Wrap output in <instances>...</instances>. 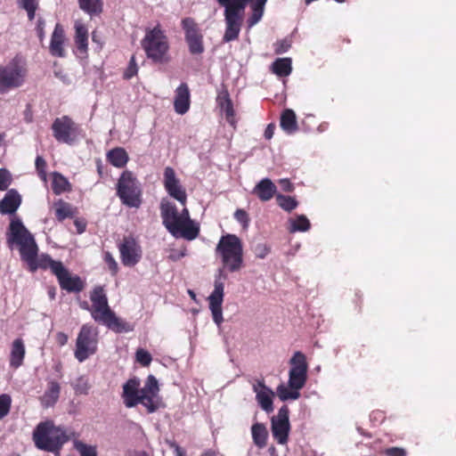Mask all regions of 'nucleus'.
Here are the masks:
<instances>
[{"instance_id": "4d7b16f0", "label": "nucleus", "mask_w": 456, "mask_h": 456, "mask_svg": "<svg viewBox=\"0 0 456 456\" xmlns=\"http://www.w3.org/2000/svg\"><path fill=\"white\" fill-rule=\"evenodd\" d=\"M385 456H407V452L401 447H390L383 452Z\"/></svg>"}, {"instance_id": "3c124183", "label": "nucleus", "mask_w": 456, "mask_h": 456, "mask_svg": "<svg viewBox=\"0 0 456 456\" xmlns=\"http://www.w3.org/2000/svg\"><path fill=\"white\" fill-rule=\"evenodd\" d=\"M35 165L38 176L43 181H46V161L44 159L43 157L37 156L35 161Z\"/></svg>"}, {"instance_id": "ea45409f", "label": "nucleus", "mask_w": 456, "mask_h": 456, "mask_svg": "<svg viewBox=\"0 0 456 456\" xmlns=\"http://www.w3.org/2000/svg\"><path fill=\"white\" fill-rule=\"evenodd\" d=\"M276 201L278 206L287 212H291L298 206V201L296 198L281 193L276 195Z\"/></svg>"}, {"instance_id": "c756f323", "label": "nucleus", "mask_w": 456, "mask_h": 456, "mask_svg": "<svg viewBox=\"0 0 456 456\" xmlns=\"http://www.w3.org/2000/svg\"><path fill=\"white\" fill-rule=\"evenodd\" d=\"M26 350L24 342L21 338L13 340L10 353V366L13 369H18L23 364Z\"/></svg>"}, {"instance_id": "c9c22d12", "label": "nucleus", "mask_w": 456, "mask_h": 456, "mask_svg": "<svg viewBox=\"0 0 456 456\" xmlns=\"http://www.w3.org/2000/svg\"><path fill=\"white\" fill-rule=\"evenodd\" d=\"M52 189L54 194L60 195L71 191V184L68 179L58 172L53 173Z\"/></svg>"}, {"instance_id": "4be33fe9", "label": "nucleus", "mask_w": 456, "mask_h": 456, "mask_svg": "<svg viewBox=\"0 0 456 456\" xmlns=\"http://www.w3.org/2000/svg\"><path fill=\"white\" fill-rule=\"evenodd\" d=\"M65 31L63 27L57 23L51 37L49 51L53 56L63 58L65 56Z\"/></svg>"}, {"instance_id": "1a4fd4ad", "label": "nucleus", "mask_w": 456, "mask_h": 456, "mask_svg": "<svg viewBox=\"0 0 456 456\" xmlns=\"http://www.w3.org/2000/svg\"><path fill=\"white\" fill-rule=\"evenodd\" d=\"M98 330L91 324H83L76 339L75 358L83 362L98 350Z\"/></svg>"}, {"instance_id": "6e6552de", "label": "nucleus", "mask_w": 456, "mask_h": 456, "mask_svg": "<svg viewBox=\"0 0 456 456\" xmlns=\"http://www.w3.org/2000/svg\"><path fill=\"white\" fill-rule=\"evenodd\" d=\"M117 195L122 204L129 208H140L142 200V189L137 178L131 171H124L118 180Z\"/></svg>"}, {"instance_id": "5fc2aeb1", "label": "nucleus", "mask_w": 456, "mask_h": 456, "mask_svg": "<svg viewBox=\"0 0 456 456\" xmlns=\"http://www.w3.org/2000/svg\"><path fill=\"white\" fill-rule=\"evenodd\" d=\"M291 46V43L288 39L277 41L274 45V52L276 54H282L286 53Z\"/></svg>"}, {"instance_id": "052dcab7", "label": "nucleus", "mask_w": 456, "mask_h": 456, "mask_svg": "<svg viewBox=\"0 0 456 456\" xmlns=\"http://www.w3.org/2000/svg\"><path fill=\"white\" fill-rule=\"evenodd\" d=\"M169 448L173 450L175 456H184V450L178 445L175 442H167Z\"/></svg>"}, {"instance_id": "4468645a", "label": "nucleus", "mask_w": 456, "mask_h": 456, "mask_svg": "<svg viewBox=\"0 0 456 456\" xmlns=\"http://www.w3.org/2000/svg\"><path fill=\"white\" fill-rule=\"evenodd\" d=\"M289 413L288 406L283 405L280 408L278 415L272 418L273 436L280 444H286L289 440L290 430Z\"/></svg>"}, {"instance_id": "9b49d317", "label": "nucleus", "mask_w": 456, "mask_h": 456, "mask_svg": "<svg viewBox=\"0 0 456 456\" xmlns=\"http://www.w3.org/2000/svg\"><path fill=\"white\" fill-rule=\"evenodd\" d=\"M291 369L289 374V386L295 390H300L305 385L307 379V369L305 355L297 351L290 359Z\"/></svg>"}, {"instance_id": "6ab92c4d", "label": "nucleus", "mask_w": 456, "mask_h": 456, "mask_svg": "<svg viewBox=\"0 0 456 456\" xmlns=\"http://www.w3.org/2000/svg\"><path fill=\"white\" fill-rule=\"evenodd\" d=\"M139 379L134 377L123 385L121 397L126 408H133L139 404L142 388Z\"/></svg>"}, {"instance_id": "f3484780", "label": "nucleus", "mask_w": 456, "mask_h": 456, "mask_svg": "<svg viewBox=\"0 0 456 456\" xmlns=\"http://www.w3.org/2000/svg\"><path fill=\"white\" fill-rule=\"evenodd\" d=\"M177 218V238L180 237L187 240H192L199 236L200 225L192 219H191L188 208H183L181 213H178Z\"/></svg>"}, {"instance_id": "f257e3e1", "label": "nucleus", "mask_w": 456, "mask_h": 456, "mask_svg": "<svg viewBox=\"0 0 456 456\" xmlns=\"http://www.w3.org/2000/svg\"><path fill=\"white\" fill-rule=\"evenodd\" d=\"M75 436V432L55 426L52 420L38 423L32 435L37 449L55 454H59L63 444Z\"/></svg>"}, {"instance_id": "a878e982", "label": "nucleus", "mask_w": 456, "mask_h": 456, "mask_svg": "<svg viewBox=\"0 0 456 456\" xmlns=\"http://www.w3.org/2000/svg\"><path fill=\"white\" fill-rule=\"evenodd\" d=\"M216 102L220 109L222 110V111L225 113V118L227 122L231 126H235V111L227 89H223L218 93L216 97Z\"/></svg>"}, {"instance_id": "c85d7f7f", "label": "nucleus", "mask_w": 456, "mask_h": 456, "mask_svg": "<svg viewBox=\"0 0 456 456\" xmlns=\"http://www.w3.org/2000/svg\"><path fill=\"white\" fill-rule=\"evenodd\" d=\"M258 386L261 387L263 389L260 391H257V388L256 386H254V391L256 393V399L257 403H259L260 407L265 411L267 413H270L273 411V393L272 390L267 388L264 382L259 381Z\"/></svg>"}, {"instance_id": "b1692460", "label": "nucleus", "mask_w": 456, "mask_h": 456, "mask_svg": "<svg viewBox=\"0 0 456 456\" xmlns=\"http://www.w3.org/2000/svg\"><path fill=\"white\" fill-rule=\"evenodd\" d=\"M62 266L63 264L61 262L55 261L50 256L43 254L36 256L33 264L28 265V269L30 272H36L37 269H51L52 273L56 275L60 273Z\"/></svg>"}, {"instance_id": "13d9d810", "label": "nucleus", "mask_w": 456, "mask_h": 456, "mask_svg": "<svg viewBox=\"0 0 456 456\" xmlns=\"http://www.w3.org/2000/svg\"><path fill=\"white\" fill-rule=\"evenodd\" d=\"M45 21L43 18H39L37 22V33L39 40L42 42L45 38Z\"/></svg>"}, {"instance_id": "0eeeda50", "label": "nucleus", "mask_w": 456, "mask_h": 456, "mask_svg": "<svg viewBox=\"0 0 456 456\" xmlns=\"http://www.w3.org/2000/svg\"><path fill=\"white\" fill-rule=\"evenodd\" d=\"M224 8V17L225 23L223 42L229 43L239 38L243 22L244 15L242 3L240 0H216Z\"/></svg>"}, {"instance_id": "bb28decb", "label": "nucleus", "mask_w": 456, "mask_h": 456, "mask_svg": "<svg viewBox=\"0 0 456 456\" xmlns=\"http://www.w3.org/2000/svg\"><path fill=\"white\" fill-rule=\"evenodd\" d=\"M21 203V197L15 190L8 191L0 200V213L14 214Z\"/></svg>"}, {"instance_id": "f8f14e48", "label": "nucleus", "mask_w": 456, "mask_h": 456, "mask_svg": "<svg viewBox=\"0 0 456 456\" xmlns=\"http://www.w3.org/2000/svg\"><path fill=\"white\" fill-rule=\"evenodd\" d=\"M185 41L191 54L199 55L204 53L203 35L194 19L187 17L182 20Z\"/></svg>"}, {"instance_id": "4c0bfd02", "label": "nucleus", "mask_w": 456, "mask_h": 456, "mask_svg": "<svg viewBox=\"0 0 456 456\" xmlns=\"http://www.w3.org/2000/svg\"><path fill=\"white\" fill-rule=\"evenodd\" d=\"M272 70L281 77L289 76L291 73V60L289 58H279L272 64Z\"/></svg>"}, {"instance_id": "69168bd1", "label": "nucleus", "mask_w": 456, "mask_h": 456, "mask_svg": "<svg viewBox=\"0 0 456 456\" xmlns=\"http://www.w3.org/2000/svg\"><path fill=\"white\" fill-rule=\"evenodd\" d=\"M20 7L39 6L38 0H18Z\"/></svg>"}, {"instance_id": "7c9ffc66", "label": "nucleus", "mask_w": 456, "mask_h": 456, "mask_svg": "<svg viewBox=\"0 0 456 456\" xmlns=\"http://www.w3.org/2000/svg\"><path fill=\"white\" fill-rule=\"evenodd\" d=\"M106 159L113 167L123 168L126 166L129 156L124 148L115 147L107 152Z\"/></svg>"}, {"instance_id": "338daca9", "label": "nucleus", "mask_w": 456, "mask_h": 456, "mask_svg": "<svg viewBox=\"0 0 456 456\" xmlns=\"http://www.w3.org/2000/svg\"><path fill=\"white\" fill-rule=\"evenodd\" d=\"M74 224H75V226H76V228H77V233H82V232H85L86 227V223H84L83 221H80V220H78V219H76V220L74 221Z\"/></svg>"}, {"instance_id": "8fccbe9b", "label": "nucleus", "mask_w": 456, "mask_h": 456, "mask_svg": "<svg viewBox=\"0 0 456 456\" xmlns=\"http://www.w3.org/2000/svg\"><path fill=\"white\" fill-rule=\"evenodd\" d=\"M135 357L136 361L145 367L149 366L152 361L151 354L142 348L136 351Z\"/></svg>"}, {"instance_id": "49530a36", "label": "nucleus", "mask_w": 456, "mask_h": 456, "mask_svg": "<svg viewBox=\"0 0 456 456\" xmlns=\"http://www.w3.org/2000/svg\"><path fill=\"white\" fill-rule=\"evenodd\" d=\"M12 398L7 394H2L0 395V419L6 417L11 410Z\"/></svg>"}, {"instance_id": "aec40b11", "label": "nucleus", "mask_w": 456, "mask_h": 456, "mask_svg": "<svg viewBox=\"0 0 456 456\" xmlns=\"http://www.w3.org/2000/svg\"><path fill=\"white\" fill-rule=\"evenodd\" d=\"M61 289L67 292L79 293L85 289V282L77 275L72 276L63 265L59 274L55 275Z\"/></svg>"}, {"instance_id": "ddd939ff", "label": "nucleus", "mask_w": 456, "mask_h": 456, "mask_svg": "<svg viewBox=\"0 0 456 456\" xmlns=\"http://www.w3.org/2000/svg\"><path fill=\"white\" fill-rule=\"evenodd\" d=\"M120 259L125 266H134L142 257V249L137 240L129 235L125 236L118 244Z\"/></svg>"}, {"instance_id": "680f3d73", "label": "nucleus", "mask_w": 456, "mask_h": 456, "mask_svg": "<svg viewBox=\"0 0 456 456\" xmlns=\"http://www.w3.org/2000/svg\"><path fill=\"white\" fill-rule=\"evenodd\" d=\"M69 337L64 332L59 331L55 335V341L60 346H63L68 343Z\"/></svg>"}, {"instance_id": "39448f33", "label": "nucleus", "mask_w": 456, "mask_h": 456, "mask_svg": "<svg viewBox=\"0 0 456 456\" xmlns=\"http://www.w3.org/2000/svg\"><path fill=\"white\" fill-rule=\"evenodd\" d=\"M216 253L220 256L224 267L231 273L238 272L243 266V245L235 234L223 235Z\"/></svg>"}, {"instance_id": "2f4dec72", "label": "nucleus", "mask_w": 456, "mask_h": 456, "mask_svg": "<svg viewBox=\"0 0 456 456\" xmlns=\"http://www.w3.org/2000/svg\"><path fill=\"white\" fill-rule=\"evenodd\" d=\"M60 393L61 387L57 381L48 382L47 389L40 398L42 405L45 408L53 406L60 397Z\"/></svg>"}, {"instance_id": "864d4df0", "label": "nucleus", "mask_w": 456, "mask_h": 456, "mask_svg": "<svg viewBox=\"0 0 456 456\" xmlns=\"http://www.w3.org/2000/svg\"><path fill=\"white\" fill-rule=\"evenodd\" d=\"M12 183L10 173L4 169L0 168V191H5Z\"/></svg>"}, {"instance_id": "393cba45", "label": "nucleus", "mask_w": 456, "mask_h": 456, "mask_svg": "<svg viewBox=\"0 0 456 456\" xmlns=\"http://www.w3.org/2000/svg\"><path fill=\"white\" fill-rule=\"evenodd\" d=\"M252 193L261 201H269L274 196L276 197L277 187L270 178H263L254 187Z\"/></svg>"}, {"instance_id": "774afa93", "label": "nucleus", "mask_w": 456, "mask_h": 456, "mask_svg": "<svg viewBox=\"0 0 456 456\" xmlns=\"http://www.w3.org/2000/svg\"><path fill=\"white\" fill-rule=\"evenodd\" d=\"M97 172L101 176L102 175V166L100 159L97 161Z\"/></svg>"}, {"instance_id": "e433bc0d", "label": "nucleus", "mask_w": 456, "mask_h": 456, "mask_svg": "<svg viewBox=\"0 0 456 456\" xmlns=\"http://www.w3.org/2000/svg\"><path fill=\"white\" fill-rule=\"evenodd\" d=\"M78 5L89 15H99L103 11L102 0H78Z\"/></svg>"}, {"instance_id": "20e7f679", "label": "nucleus", "mask_w": 456, "mask_h": 456, "mask_svg": "<svg viewBox=\"0 0 456 456\" xmlns=\"http://www.w3.org/2000/svg\"><path fill=\"white\" fill-rule=\"evenodd\" d=\"M7 243L9 246L15 244L19 247L20 258L28 265L33 264V260L37 256L38 247L36 240L19 219L10 223Z\"/></svg>"}, {"instance_id": "412c9836", "label": "nucleus", "mask_w": 456, "mask_h": 456, "mask_svg": "<svg viewBox=\"0 0 456 456\" xmlns=\"http://www.w3.org/2000/svg\"><path fill=\"white\" fill-rule=\"evenodd\" d=\"M191 104V94L189 86L186 83H182L175 89V95L174 100V108L176 113L180 115L185 114Z\"/></svg>"}, {"instance_id": "473e14b6", "label": "nucleus", "mask_w": 456, "mask_h": 456, "mask_svg": "<svg viewBox=\"0 0 456 456\" xmlns=\"http://www.w3.org/2000/svg\"><path fill=\"white\" fill-rule=\"evenodd\" d=\"M280 126L287 134H294L298 130L297 117L291 109H286L281 112Z\"/></svg>"}, {"instance_id": "603ef678", "label": "nucleus", "mask_w": 456, "mask_h": 456, "mask_svg": "<svg viewBox=\"0 0 456 456\" xmlns=\"http://www.w3.org/2000/svg\"><path fill=\"white\" fill-rule=\"evenodd\" d=\"M234 218L245 229L248 228V226L249 225L250 218L248 214L244 209H237L234 213Z\"/></svg>"}, {"instance_id": "f704fd0d", "label": "nucleus", "mask_w": 456, "mask_h": 456, "mask_svg": "<svg viewBox=\"0 0 456 456\" xmlns=\"http://www.w3.org/2000/svg\"><path fill=\"white\" fill-rule=\"evenodd\" d=\"M251 433L254 444L260 449L266 446L268 432L263 423H255L251 427Z\"/></svg>"}, {"instance_id": "a18cd8bd", "label": "nucleus", "mask_w": 456, "mask_h": 456, "mask_svg": "<svg viewBox=\"0 0 456 456\" xmlns=\"http://www.w3.org/2000/svg\"><path fill=\"white\" fill-rule=\"evenodd\" d=\"M73 388L77 395H87L90 388V385L88 383L87 379L82 376L75 380V382L73 383Z\"/></svg>"}, {"instance_id": "58836bf2", "label": "nucleus", "mask_w": 456, "mask_h": 456, "mask_svg": "<svg viewBox=\"0 0 456 456\" xmlns=\"http://www.w3.org/2000/svg\"><path fill=\"white\" fill-rule=\"evenodd\" d=\"M290 232H306L310 229L311 224L308 218L304 215H299L296 218H290L289 220Z\"/></svg>"}, {"instance_id": "c03bdc74", "label": "nucleus", "mask_w": 456, "mask_h": 456, "mask_svg": "<svg viewBox=\"0 0 456 456\" xmlns=\"http://www.w3.org/2000/svg\"><path fill=\"white\" fill-rule=\"evenodd\" d=\"M157 395H151L147 394H142L140 396L139 403L142 404L148 413H153L159 409L158 403L154 400Z\"/></svg>"}, {"instance_id": "de8ad7c7", "label": "nucleus", "mask_w": 456, "mask_h": 456, "mask_svg": "<svg viewBox=\"0 0 456 456\" xmlns=\"http://www.w3.org/2000/svg\"><path fill=\"white\" fill-rule=\"evenodd\" d=\"M138 72V66H137V63L135 61V56L134 55H132L130 61H129V63H128V66L126 67V69H125L124 73H123V78L124 79H131L133 77H134Z\"/></svg>"}, {"instance_id": "a211bd4d", "label": "nucleus", "mask_w": 456, "mask_h": 456, "mask_svg": "<svg viewBox=\"0 0 456 456\" xmlns=\"http://www.w3.org/2000/svg\"><path fill=\"white\" fill-rule=\"evenodd\" d=\"M160 216L166 229L175 238L178 232V210L176 206L167 199H163L159 206Z\"/></svg>"}, {"instance_id": "dca6fc26", "label": "nucleus", "mask_w": 456, "mask_h": 456, "mask_svg": "<svg viewBox=\"0 0 456 456\" xmlns=\"http://www.w3.org/2000/svg\"><path fill=\"white\" fill-rule=\"evenodd\" d=\"M224 285L220 278L215 280L214 290L208 297L209 309L212 314L213 321L217 326L223 322L222 304L224 301Z\"/></svg>"}, {"instance_id": "cd10ccee", "label": "nucleus", "mask_w": 456, "mask_h": 456, "mask_svg": "<svg viewBox=\"0 0 456 456\" xmlns=\"http://www.w3.org/2000/svg\"><path fill=\"white\" fill-rule=\"evenodd\" d=\"M75 45L78 54L82 58H86L88 52V30L86 25L80 22L75 24Z\"/></svg>"}, {"instance_id": "2eb2a0df", "label": "nucleus", "mask_w": 456, "mask_h": 456, "mask_svg": "<svg viewBox=\"0 0 456 456\" xmlns=\"http://www.w3.org/2000/svg\"><path fill=\"white\" fill-rule=\"evenodd\" d=\"M163 184L165 190L170 197L176 200L183 206L186 205L187 193L185 188L181 184L176 177L174 168L167 167L164 170Z\"/></svg>"}, {"instance_id": "bf43d9fd", "label": "nucleus", "mask_w": 456, "mask_h": 456, "mask_svg": "<svg viewBox=\"0 0 456 456\" xmlns=\"http://www.w3.org/2000/svg\"><path fill=\"white\" fill-rule=\"evenodd\" d=\"M279 184L283 191L291 192L294 191V185L289 179H281Z\"/></svg>"}, {"instance_id": "09e8293b", "label": "nucleus", "mask_w": 456, "mask_h": 456, "mask_svg": "<svg viewBox=\"0 0 456 456\" xmlns=\"http://www.w3.org/2000/svg\"><path fill=\"white\" fill-rule=\"evenodd\" d=\"M103 259L106 265H108V268L111 273V275L115 276L118 272V265L111 253L109 251L104 252Z\"/></svg>"}, {"instance_id": "37998d69", "label": "nucleus", "mask_w": 456, "mask_h": 456, "mask_svg": "<svg viewBox=\"0 0 456 456\" xmlns=\"http://www.w3.org/2000/svg\"><path fill=\"white\" fill-rule=\"evenodd\" d=\"M159 392V383L153 375H149L144 387L142 388V394L158 395Z\"/></svg>"}, {"instance_id": "423d86ee", "label": "nucleus", "mask_w": 456, "mask_h": 456, "mask_svg": "<svg viewBox=\"0 0 456 456\" xmlns=\"http://www.w3.org/2000/svg\"><path fill=\"white\" fill-rule=\"evenodd\" d=\"M28 77L26 61L16 55L6 64H0V94L21 87Z\"/></svg>"}, {"instance_id": "6e6d98bb", "label": "nucleus", "mask_w": 456, "mask_h": 456, "mask_svg": "<svg viewBox=\"0 0 456 456\" xmlns=\"http://www.w3.org/2000/svg\"><path fill=\"white\" fill-rule=\"evenodd\" d=\"M270 252V248L264 243H259L255 246L254 253L257 258H265Z\"/></svg>"}, {"instance_id": "79ce46f5", "label": "nucleus", "mask_w": 456, "mask_h": 456, "mask_svg": "<svg viewBox=\"0 0 456 456\" xmlns=\"http://www.w3.org/2000/svg\"><path fill=\"white\" fill-rule=\"evenodd\" d=\"M73 446L79 452L80 456H97L95 446L88 445L77 439L74 440Z\"/></svg>"}, {"instance_id": "f03ea898", "label": "nucleus", "mask_w": 456, "mask_h": 456, "mask_svg": "<svg viewBox=\"0 0 456 456\" xmlns=\"http://www.w3.org/2000/svg\"><path fill=\"white\" fill-rule=\"evenodd\" d=\"M141 45L147 58L153 63L167 64L171 61L168 37L159 24L146 29Z\"/></svg>"}, {"instance_id": "7ed1b4c3", "label": "nucleus", "mask_w": 456, "mask_h": 456, "mask_svg": "<svg viewBox=\"0 0 456 456\" xmlns=\"http://www.w3.org/2000/svg\"><path fill=\"white\" fill-rule=\"evenodd\" d=\"M90 300L92 302L90 312L95 322L106 325L109 329L116 332L126 330V323L117 317L115 313L110 309L103 287H94L90 294Z\"/></svg>"}, {"instance_id": "e2e57ef3", "label": "nucleus", "mask_w": 456, "mask_h": 456, "mask_svg": "<svg viewBox=\"0 0 456 456\" xmlns=\"http://www.w3.org/2000/svg\"><path fill=\"white\" fill-rule=\"evenodd\" d=\"M275 125L273 123H270L267 125L264 136L266 140H271L274 134Z\"/></svg>"}, {"instance_id": "5701e85b", "label": "nucleus", "mask_w": 456, "mask_h": 456, "mask_svg": "<svg viewBox=\"0 0 456 456\" xmlns=\"http://www.w3.org/2000/svg\"><path fill=\"white\" fill-rule=\"evenodd\" d=\"M242 3L243 15L247 5L250 3L251 14L247 20L248 28H250L258 23L265 12V5L267 0H240Z\"/></svg>"}, {"instance_id": "0e129e2a", "label": "nucleus", "mask_w": 456, "mask_h": 456, "mask_svg": "<svg viewBox=\"0 0 456 456\" xmlns=\"http://www.w3.org/2000/svg\"><path fill=\"white\" fill-rule=\"evenodd\" d=\"M27 12L28 18L29 20H33L35 19L36 12L38 9V6H28V7H21Z\"/></svg>"}, {"instance_id": "72a5a7b5", "label": "nucleus", "mask_w": 456, "mask_h": 456, "mask_svg": "<svg viewBox=\"0 0 456 456\" xmlns=\"http://www.w3.org/2000/svg\"><path fill=\"white\" fill-rule=\"evenodd\" d=\"M55 217L59 222L66 218H72L76 214V209L68 202L59 200L53 205Z\"/></svg>"}, {"instance_id": "a19ab883", "label": "nucleus", "mask_w": 456, "mask_h": 456, "mask_svg": "<svg viewBox=\"0 0 456 456\" xmlns=\"http://www.w3.org/2000/svg\"><path fill=\"white\" fill-rule=\"evenodd\" d=\"M277 394L281 401L296 400L300 396L299 390L292 389L289 387H287L284 385H280L277 387Z\"/></svg>"}, {"instance_id": "9d476101", "label": "nucleus", "mask_w": 456, "mask_h": 456, "mask_svg": "<svg viewBox=\"0 0 456 456\" xmlns=\"http://www.w3.org/2000/svg\"><path fill=\"white\" fill-rule=\"evenodd\" d=\"M51 128L57 142L69 145L77 140L81 133L80 126L67 115L56 118Z\"/></svg>"}]
</instances>
